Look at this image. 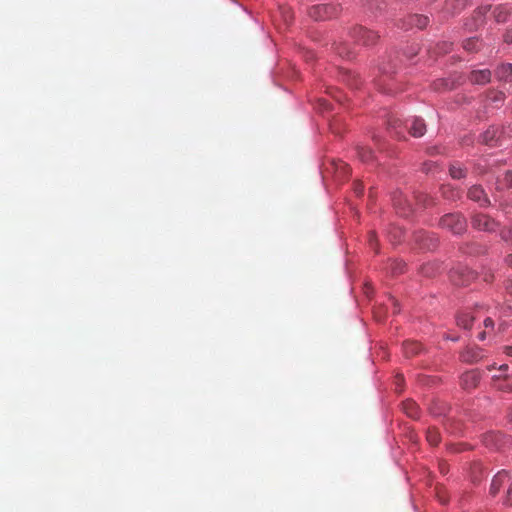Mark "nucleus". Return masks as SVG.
<instances>
[{"label": "nucleus", "mask_w": 512, "mask_h": 512, "mask_svg": "<svg viewBox=\"0 0 512 512\" xmlns=\"http://www.w3.org/2000/svg\"><path fill=\"white\" fill-rule=\"evenodd\" d=\"M391 301H392V303H393V305L395 307L394 313H398L399 309L397 308V301L394 298H392Z\"/></svg>", "instance_id": "a19ab883"}, {"label": "nucleus", "mask_w": 512, "mask_h": 512, "mask_svg": "<svg viewBox=\"0 0 512 512\" xmlns=\"http://www.w3.org/2000/svg\"><path fill=\"white\" fill-rule=\"evenodd\" d=\"M512 14V8L508 4H499L495 6L492 15L497 23H505Z\"/></svg>", "instance_id": "f8f14e48"}, {"label": "nucleus", "mask_w": 512, "mask_h": 512, "mask_svg": "<svg viewBox=\"0 0 512 512\" xmlns=\"http://www.w3.org/2000/svg\"><path fill=\"white\" fill-rule=\"evenodd\" d=\"M478 338H479L480 340H484V339H485V332H480V333L478 334Z\"/></svg>", "instance_id": "a18cd8bd"}, {"label": "nucleus", "mask_w": 512, "mask_h": 512, "mask_svg": "<svg viewBox=\"0 0 512 512\" xmlns=\"http://www.w3.org/2000/svg\"><path fill=\"white\" fill-rule=\"evenodd\" d=\"M473 321L474 317L470 313H461L457 316V325L464 329H470Z\"/></svg>", "instance_id": "4be33fe9"}, {"label": "nucleus", "mask_w": 512, "mask_h": 512, "mask_svg": "<svg viewBox=\"0 0 512 512\" xmlns=\"http://www.w3.org/2000/svg\"><path fill=\"white\" fill-rule=\"evenodd\" d=\"M507 264L512 267V254H510L506 259Z\"/></svg>", "instance_id": "79ce46f5"}, {"label": "nucleus", "mask_w": 512, "mask_h": 512, "mask_svg": "<svg viewBox=\"0 0 512 512\" xmlns=\"http://www.w3.org/2000/svg\"><path fill=\"white\" fill-rule=\"evenodd\" d=\"M468 198L474 202L479 203L480 206L486 207L490 204L484 189L480 185H474L468 190Z\"/></svg>", "instance_id": "0eeeda50"}, {"label": "nucleus", "mask_w": 512, "mask_h": 512, "mask_svg": "<svg viewBox=\"0 0 512 512\" xmlns=\"http://www.w3.org/2000/svg\"><path fill=\"white\" fill-rule=\"evenodd\" d=\"M504 351L508 356L512 357V346H506Z\"/></svg>", "instance_id": "58836bf2"}, {"label": "nucleus", "mask_w": 512, "mask_h": 512, "mask_svg": "<svg viewBox=\"0 0 512 512\" xmlns=\"http://www.w3.org/2000/svg\"><path fill=\"white\" fill-rule=\"evenodd\" d=\"M508 366L507 365H502L500 366V370L504 371V370H507Z\"/></svg>", "instance_id": "de8ad7c7"}, {"label": "nucleus", "mask_w": 512, "mask_h": 512, "mask_svg": "<svg viewBox=\"0 0 512 512\" xmlns=\"http://www.w3.org/2000/svg\"><path fill=\"white\" fill-rule=\"evenodd\" d=\"M358 156L362 162H372L375 158L372 150L368 147H358Z\"/></svg>", "instance_id": "b1692460"}, {"label": "nucleus", "mask_w": 512, "mask_h": 512, "mask_svg": "<svg viewBox=\"0 0 512 512\" xmlns=\"http://www.w3.org/2000/svg\"><path fill=\"white\" fill-rule=\"evenodd\" d=\"M492 94H493V100L496 103H502L505 99V94L501 91H494V92H492Z\"/></svg>", "instance_id": "473e14b6"}, {"label": "nucleus", "mask_w": 512, "mask_h": 512, "mask_svg": "<svg viewBox=\"0 0 512 512\" xmlns=\"http://www.w3.org/2000/svg\"><path fill=\"white\" fill-rule=\"evenodd\" d=\"M504 42L511 44L512 43V28L506 30L503 35Z\"/></svg>", "instance_id": "72a5a7b5"}, {"label": "nucleus", "mask_w": 512, "mask_h": 512, "mask_svg": "<svg viewBox=\"0 0 512 512\" xmlns=\"http://www.w3.org/2000/svg\"><path fill=\"white\" fill-rule=\"evenodd\" d=\"M377 239L374 232L369 233V244L372 248L376 247Z\"/></svg>", "instance_id": "f704fd0d"}, {"label": "nucleus", "mask_w": 512, "mask_h": 512, "mask_svg": "<svg viewBox=\"0 0 512 512\" xmlns=\"http://www.w3.org/2000/svg\"><path fill=\"white\" fill-rule=\"evenodd\" d=\"M501 238L506 242H512V225L501 231Z\"/></svg>", "instance_id": "7c9ffc66"}, {"label": "nucleus", "mask_w": 512, "mask_h": 512, "mask_svg": "<svg viewBox=\"0 0 512 512\" xmlns=\"http://www.w3.org/2000/svg\"><path fill=\"white\" fill-rule=\"evenodd\" d=\"M442 195L447 198V199H452L454 200L456 197L459 196V192L456 191V190H453L451 189L450 187L448 186H444L442 188Z\"/></svg>", "instance_id": "c756f323"}, {"label": "nucleus", "mask_w": 512, "mask_h": 512, "mask_svg": "<svg viewBox=\"0 0 512 512\" xmlns=\"http://www.w3.org/2000/svg\"><path fill=\"white\" fill-rule=\"evenodd\" d=\"M492 278H493V275L490 273L484 275V281H486V282H490L492 280Z\"/></svg>", "instance_id": "ea45409f"}, {"label": "nucleus", "mask_w": 512, "mask_h": 512, "mask_svg": "<svg viewBox=\"0 0 512 512\" xmlns=\"http://www.w3.org/2000/svg\"><path fill=\"white\" fill-rule=\"evenodd\" d=\"M421 349L422 346L417 341H405L403 343V352L406 357H413L415 355H418Z\"/></svg>", "instance_id": "dca6fc26"}, {"label": "nucleus", "mask_w": 512, "mask_h": 512, "mask_svg": "<svg viewBox=\"0 0 512 512\" xmlns=\"http://www.w3.org/2000/svg\"><path fill=\"white\" fill-rule=\"evenodd\" d=\"M485 327H492L493 326V320L491 318H486L484 320Z\"/></svg>", "instance_id": "4c0bfd02"}, {"label": "nucleus", "mask_w": 512, "mask_h": 512, "mask_svg": "<svg viewBox=\"0 0 512 512\" xmlns=\"http://www.w3.org/2000/svg\"><path fill=\"white\" fill-rule=\"evenodd\" d=\"M506 290L510 295H512V277L506 282Z\"/></svg>", "instance_id": "e433bc0d"}, {"label": "nucleus", "mask_w": 512, "mask_h": 512, "mask_svg": "<svg viewBox=\"0 0 512 512\" xmlns=\"http://www.w3.org/2000/svg\"><path fill=\"white\" fill-rule=\"evenodd\" d=\"M481 46V41L478 38L472 37L463 42V48L469 52L477 51Z\"/></svg>", "instance_id": "393cba45"}, {"label": "nucleus", "mask_w": 512, "mask_h": 512, "mask_svg": "<svg viewBox=\"0 0 512 512\" xmlns=\"http://www.w3.org/2000/svg\"><path fill=\"white\" fill-rule=\"evenodd\" d=\"M471 225L474 229L491 232L497 227V223L486 214L476 213L471 218Z\"/></svg>", "instance_id": "423d86ee"}, {"label": "nucleus", "mask_w": 512, "mask_h": 512, "mask_svg": "<svg viewBox=\"0 0 512 512\" xmlns=\"http://www.w3.org/2000/svg\"><path fill=\"white\" fill-rule=\"evenodd\" d=\"M393 204L401 216H408L414 211V207H425L430 199L424 193H415L412 198L407 197L401 191L393 195Z\"/></svg>", "instance_id": "f257e3e1"}, {"label": "nucleus", "mask_w": 512, "mask_h": 512, "mask_svg": "<svg viewBox=\"0 0 512 512\" xmlns=\"http://www.w3.org/2000/svg\"><path fill=\"white\" fill-rule=\"evenodd\" d=\"M439 227L450 231L454 235H461L467 229V221L460 213H448L440 218Z\"/></svg>", "instance_id": "f03ea898"}, {"label": "nucleus", "mask_w": 512, "mask_h": 512, "mask_svg": "<svg viewBox=\"0 0 512 512\" xmlns=\"http://www.w3.org/2000/svg\"><path fill=\"white\" fill-rule=\"evenodd\" d=\"M499 131L495 127H490L482 135L481 140L483 143L489 146H494L498 140Z\"/></svg>", "instance_id": "f3484780"}, {"label": "nucleus", "mask_w": 512, "mask_h": 512, "mask_svg": "<svg viewBox=\"0 0 512 512\" xmlns=\"http://www.w3.org/2000/svg\"><path fill=\"white\" fill-rule=\"evenodd\" d=\"M475 278L476 273L466 266H458L450 272V280L457 286H466Z\"/></svg>", "instance_id": "20e7f679"}, {"label": "nucleus", "mask_w": 512, "mask_h": 512, "mask_svg": "<svg viewBox=\"0 0 512 512\" xmlns=\"http://www.w3.org/2000/svg\"><path fill=\"white\" fill-rule=\"evenodd\" d=\"M503 503L507 506H512V483L510 484L506 492V496Z\"/></svg>", "instance_id": "2f4dec72"}, {"label": "nucleus", "mask_w": 512, "mask_h": 512, "mask_svg": "<svg viewBox=\"0 0 512 512\" xmlns=\"http://www.w3.org/2000/svg\"><path fill=\"white\" fill-rule=\"evenodd\" d=\"M354 192L357 196H361L363 194V185L361 183H356L354 186Z\"/></svg>", "instance_id": "c9c22d12"}, {"label": "nucleus", "mask_w": 512, "mask_h": 512, "mask_svg": "<svg viewBox=\"0 0 512 512\" xmlns=\"http://www.w3.org/2000/svg\"><path fill=\"white\" fill-rule=\"evenodd\" d=\"M321 104L323 105L324 109H329V105L326 100H321Z\"/></svg>", "instance_id": "37998d69"}, {"label": "nucleus", "mask_w": 512, "mask_h": 512, "mask_svg": "<svg viewBox=\"0 0 512 512\" xmlns=\"http://www.w3.org/2000/svg\"><path fill=\"white\" fill-rule=\"evenodd\" d=\"M341 168L345 171L348 170V166L346 164H341Z\"/></svg>", "instance_id": "49530a36"}, {"label": "nucleus", "mask_w": 512, "mask_h": 512, "mask_svg": "<svg viewBox=\"0 0 512 512\" xmlns=\"http://www.w3.org/2000/svg\"><path fill=\"white\" fill-rule=\"evenodd\" d=\"M404 412L411 418L419 416V409L417 404L412 400H406L402 404Z\"/></svg>", "instance_id": "aec40b11"}, {"label": "nucleus", "mask_w": 512, "mask_h": 512, "mask_svg": "<svg viewBox=\"0 0 512 512\" xmlns=\"http://www.w3.org/2000/svg\"><path fill=\"white\" fill-rule=\"evenodd\" d=\"M406 126L409 133L414 137H421L426 132V125L424 120L419 117H413L406 121Z\"/></svg>", "instance_id": "1a4fd4ad"}, {"label": "nucleus", "mask_w": 512, "mask_h": 512, "mask_svg": "<svg viewBox=\"0 0 512 512\" xmlns=\"http://www.w3.org/2000/svg\"><path fill=\"white\" fill-rule=\"evenodd\" d=\"M495 76L500 81H511L512 80V64L505 63L501 64L495 70Z\"/></svg>", "instance_id": "ddd939ff"}, {"label": "nucleus", "mask_w": 512, "mask_h": 512, "mask_svg": "<svg viewBox=\"0 0 512 512\" xmlns=\"http://www.w3.org/2000/svg\"><path fill=\"white\" fill-rule=\"evenodd\" d=\"M468 79L472 84L485 85L491 80V71L489 69L473 70L470 72Z\"/></svg>", "instance_id": "9b49d317"}, {"label": "nucleus", "mask_w": 512, "mask_h": 512, "mask_svg": "<svg viewBox=\"0 0 512 512\" xmlns=\"http://www.w3.org/2000/svg\"><path fill=\"white\" fill-rule=\"evenodd\" d=\"M467 0H446L445 11L449 14H457L465 8Z\"/></svg>", "instance_id": "2eb2a0df"}, {"label": "nucleus", "mask_w": 512, "mask_h": 512, "mask_svg": "<svg viewBox=\"0 0 512 512\" xmlns=\"http://www.w3.org/2000/svg\"><path fill=\"white\" fill-rule=\"evenodd\" d=\"M335 50L341 57L351 58L352 52L351 50L343 43L337 44L335 46Z\"/></svg>", "instance_id": "cd10ccee"}, {"label": "nucleus", "mask_w": 512, "mask_h": 512, "mask_svg": "<svg viewBox=\"0 0 512 512\" xmlns=\"http://www.w3.org/2000/svg\"><path fill=\"white\" fill-rule=\"evenodd\" d=\"M416 240L420 243L421 247L424 249H434L437 246V239L431 237L426 232H420L416 236Z\"/></svg>", "instance_id": "4468645a"}, {"label": "nucleus", "mask_w": 512, "mask_h": 512, "mask_svg": "<svg viewBox=\"0 0 512 512\" xmlns=\"http://www.w3.org/2000/svg\"><path fill=\"white\" fill-rule=\"evenodd\" d=\"M402 125V120L400 118H397V117H391L389 120H388V126H389V129L391 130H395V134L397 136L400 135V133L397 131L398 127H400Z\"/></svg>", "instance_id": "c85d7f7f"}, {"label": "nucleus", "mask_w": 512, "mask_h": 512, "mask_svg": "<svg viewBox=\"0 0 512 512\" xmlns=\"http://www.w3.org/2000/svg\"><path fill=\"white\" fill-rule=\"evenodd\" d=\"M426 439L432 446H436L440 442V433L436 428H429L426 433Z\"/></svg>", "instance_id": "a878e982"}, {"label": "nucleus", "mask_w": 512, "mask_h": 512, "mask_svg": "<svg viewBox=\"0 0 512 512\" xmlns=\"http://www.w3.org/2000/svg\"><path fill=\"white\" fill-rule=\"evenodd\" d=\"M428 22H429L428 17L424 16V15L415 14V15L409 16V25L411 27L415 26L419 29H423L427 26Z\"/></svg>", "instance_id": "a211bd4d"}, {"label": "nucleus", "mask_w": 512, "mask_h": 512, "mask_svg": "<svg viewBox=\"0 0 512 512\" xmlns=\"http://www.w3.org/2000/svg\"><path fill=\"white\" fill-rule=\"evenodd\" d=\"M480 382V374L476 370L465 372L461 376V386L465 390H472L478 386Z\"/></svg>", "instance_id": "6e6552de"}, {"label": "nucleus", "mask_w": 512, "mask_h": 512, "mask_svg": "<svg viewBox=\"0 0 512 512\" xmlns=\"http://www.w3.org/2000/svg\"><path fill=\"white\" fill-rule=\"evenodd\" d=\"M510 479L509 473L506 470L499 471L492 479L489 493L492 496H496L504 483Z\"/></svg>", "instance_id": "9d476101"}, {"label": "nucleus", "mask_w": 512, "mask_h": 512, "mask_svg": "<svg viewBox=\"0 0 512 512\" xmlns=\"http://www.w3.org/2000/svg\"><path fill=\"white\" fill-rule=\"evenodd\" d=\"M425 170L430 171V165L428 163H425Z\"/></svg>", "instance_id": "09e8293b"}, {"label": "nucleus", "mask_w": 512, "mask_h": 512, "mask_svg": "<svg viewBox=\"0 0 512 512\" xmlns=\"http://www.w3.org/2000/svg\"><path fill=\"white\" fill-rule=\"evenodd\" d=\"M406 268V264L401 260H394L390 264L391 273L393 275H398L404 273Z\"/></svg>", "instance_id": "bb28decb"}, {"label": "nucleus", "mask_w": 512, "mask_h": 512, "mask_svg": "<svg viewBox=\"0 0 512 512\" xmlns=\"http://www.w3.org/2000/svg\"><path fill=\"white\" fill-rule=\"evenodd\" d=\"M512 188V171H507L497 179V189Z\"/></svg>", "instance_id": "5701e85b"}, {"label": "nucleus", "mask_w": 512, "mask_h": 512, "mask_svg": "<svg viewBox=\"0 0 512 512\" xmlns=\"http://www.w3.org/2000/svg\"><path fill=\"white\" fill-rule=\"evenodd\" d=\"M449 173L453 179H462L466 176V169L460 163H453L450 165Z\"/></svg>", "instance_id": "412c9836"}, {"label": "nucleus", "mask_w": 512, "mask_h": 512, "mask_svg": "<svg viewBox=\"0 0 512 512\" xmlns=\"http://www.w3.org/2000/svg\"><path fill=\"white\" fill-rule=\"evenodd\" d=\"M427 270H428V266H424V267H423V273H424L426 276H431V274H430Z\"/></svg>", "instance_id": "c03bdc74"}, {"label": "nucleus", "mask_w": 512, "mask_h": 512, "mask_svg": "<svg viewBox=\"0 0 512 512\" xmlns=\"http://www.w3.org/2000/svg\"><path fill=\"white\" fill-rule=\"evenodd\" d=\"M461 358L465 362H477L482 358V355L480 350L470 348L462 353Z\"/></svg>", "instance_id": "6ab92c4d"}, {"label": "nucleus", "mask_w": 512, "mask_h": 512, "mask_svg": "<svg viewBox=\"0 0 512 512\" xmlns=\"http://www.w3.org/2000/svg\"><path fill=\"white\" fill-rule=\"evenodd\" d=\"M339 6L333 4H318L309 8L308 14L314 20H327L338 15Z\"/></svg>", "instance_id": "7ed1b4c3"}, {"label": "nucleus", "mask_w": 512, "mask_h": 512, "mask_svg": "<svg viewBox=\"0 0 512 512\" xmlns=\"http://www.w3.org/2000/svg\"><path fill=\"white\" fill-rule=\"evenodd\" d=\"M351 36L356 42L366 46L375 44L379 38L375 31L368 30L362 26L353 28Z\"/></svg>", "instance_id": "39448f33"}]
</instances>
